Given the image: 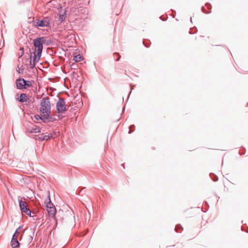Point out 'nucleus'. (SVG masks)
Returning a JSON list of instances; mask_svg holds the SVG:
<instances>
[{"label":"nucleus","instance_id":"f257e3e1","mask_svg":"<svg viewBox=\"0 0 248 248\" xmlns=\"http://www.w3.org/2000/svg\"><path fill=\"white\" fill-rule=\"evenodd\" d=\"M40 111L43 114V119H47L49 117L51 105L48 98H43L40 102Z\"/></svg>","mask_w":248,"mask_h":248},{"label":"nucleus","instance_id":"f03ea898","mask_svg":"<svg viewBox=\"0 0 248 248\" xmlns=\"http://www.w3.org/2000/svg\"><path fill=\"white\" fill-rule=\"evenodd\" d=\"M44 37H40L33 40V45L35 47V52L37 58L41 57V53L43 49V44L45 42Z\"/></svg>","mask_w":248,"mask_h":248},{"label":"nucleus","instance_id":"7ed1b4c3","mask_svg":"<svg viewBox=\"0 0 248 248\" xmlns=\"http://www.w3.org/2000/svg\"><path fill=\"white\" fill-rule=\"evenodd\" d=\"M57 112L60 114H63L66 111L65 102L62 98L59 99L56 103Z\"/></svg>","mask_w":248,"mask_h":248},{"label":"nucleus","instance_id":"20e7f679","mask_svg":"<svg viewBox=\"0 0 248 248\" xmlns=\"http://www.w3.org/2000/svg\"><path fill=\"white\" fill-rule=\"evenodd\" d=\"M19 207L20 210L22 213H25L26 215L31 216V212L29 208H28V204L27 202L25 201H19Z\"/></svg>","mask_w":248,"mask_h":248},{"label":"nucleus","instance_id":"39448f33","mask_svg":"<svg viewBox=\"0 0 248 248\" xmlns=\"http://www.w3.org/2000/svg\"><path fill=\"white\" fill-rule=\"evenodd\" d=\"M50 21V18L48 17H46L43 19L36 20V25L42 27H48L49 25Z\"/></svg>","mask_w":248,"mask_h":248},{"label":"nucleus","instance_id":"423d86ee","mask_svg":"<svg viewBox=\"0 0 248 248\" xmlns=\"http://www.w3.org/2000/svg\"><path fill=\"white\" fill-rule=\"evenodd\" d=\"M47 212L48 214L49 217L55 218V215L56 213V209L55 206L52 207L51 208L49 207V208L46 209Z\"/></svg>","mask_w":248,"mask_h":248},{"label":"nucleus","instance_id":"0eeeda50","mask_svg":"<svg viewBox=\"0 0 248 248\" xmlns=\"http://www.w3.org/2000/svg\"><path fill=\"white\" fill-rule=\"evenodd\" d=\"M16 85L17 89H21L25 88V79L19 78L16 80Z\"/></svg>","mask_w":248,"mask_h":248},{"label":"nucleus","instance_id":"6e6552de","mask_svg":"<svg viewBox=\"0 0 248 248\" xmlns=\"http://www.w3.org/2000/svg\"><path fill=\"white\" fill-rule=\"evenodd\" d=\"M45 204L46 205V209L49 208V207L51 208L52 207L55 206L51 202L50 194L49 192L47 198L45 202Z\"/></svg>","mask_w":248,"mask_h":248},{"label":"nucleus","instance_id":"1a4fd4ad","mask_svg":"<svg viewBox=\"0 0 248 248\" xmlns=\"http://www.w3.org/2000/svg\"><path fill=\"white\" fill-rule=\"evenodd\" d=\"M33 53H34V56H33V60H32V61H31V62H30V68H34V67L35 65L36 62H38L39 61L40 58V57H38V58H36V57H37V56H36V53L33 52Z\"/></svg>","mask_w":248,"mask_h":248},{"label":"nucleus","instance_id":"9d476101","mask_svg":"<svg viewBox=\"0 0 248 248\" xmlns=\"http://www.w3.org/2000/svg\"><path fill=\"white\" fill-rule=\"evenodd\" d=\"M11 245L13 248H16L19 247V243L18 242L16 238H12Z\"/></svg>","mask_w":248,"mask_h":248},{"label":"nucleus","instance_id":"9b49d317","mask_svg":"<svg viewBox=\"0 0 248 248\" xmlns=\"http://www.w3.org/2000/svg\"><path fill=\"white\" fill-rule=\"evenodd\" d=\"M28 99H29V98L26 94L21 93L19 96V101L20 102L23 103V102H26Z\"/></svg>","mask_w":248,"mask_h":248},{"label":"nucleus","instance_id":"f8f14e48","mask_svg":"<svg viewBox=\"0 0 248 248\" xmlns=\"http://www.w3.org/2000/svg\"><path fill=\"white\" fill-rule=\"evenodd\" d=\"M51 138H54L52 134H49L47 135H44L41 134L39 138L41 140H48Z\"/></svg>","mask_w":248,"mask_h":248},{"label":"nucleus","instance_id":"ddd939ff","mask_svg":"<svg viewBox=\"0 0 248 248\" xmlns=\"http://www.w3.org/2000/svg\"><path fill=\"white\" fill-rule=\"evenodd\" d=\"M73 60L76 62H79L83 60V58L80 55H77L74 57Z\"/></svg>","mask_w":248,"mask_h":248},{"label":"nucleus","instance_id":"4468645a","mask_svg":"<svg viewBox=\"0 0 248 248\" xmlns=\"http://www.w3.org/2000/svg\"><path fill=\"white\" fill-rule=\"evenodd\" d=\"M40 132V128L36 126L35 128H32V129H31L30 131V133H38Z\"/></svg>","mask_w":248,"mask_h":248},{"label":"nucleus","instance_id":"2eb2a0df","mask_svg":"<svg viewBox=\"0 0 248 248\" xmlns=\"http://www.w3.org/2000/svg\"><path fill=\"white\" fill-rule=\"evenodd\" d=\"M31 82L28 80H25V88L24 89H26L27 87H29L31 86Z\"/></svg>","mask_w":248,"mask_h":248},{"label":"nucleus","instance_id":"dca6fc26","mask_svg":"<svg viewBox=\"0 0 248 248\" xmlns=\"http://www.w3.org/2000/svg\"><path fill=\"white\" fill-rule=\"evenodd\" d=\"M19 229V228L18 229H16V231L15 233L14 234V235L13 236V238L17 239V237L18 236V235L19 234V232L18 231Z\"/></svg>","mask_w":248,"mask_h":248},{"label":"nucleus","instance_id":"f3484780","mask_svg":"<svg viewBox=\"0 0 248 248\" xmlns=\"http://www.w3.org/2000/svg\"><path fill=\"white\" fill-rule=\"evenodd\" d=\"M34 117H35V119L37 120L41 119L42 120L45 121V120H46V119H43V114H42V113H41V116H39V115H35Z\"/></svg>","mask_w":248,"mask_h":248},{"label":"nucleus","instance_id":"a211bd4d","mask_svg":"<svg viewBox=\"0 0 248 248\" xmlns=\"http://www.w3.org/2000/svg\"><path fill=\"white\" fill-rule=\"evenodd\" d=\"M65 19V16L64 15H61L59 17V20L61 22L63 21Z\"/></svg>","mask_w":248,"mask_h":248},{"label":"nucleus","instance_id":"6ab92c4d","mask_svg":"<svg viewBox=\"0 0 248 248\" xmlns=\"http://www.w3.org/2000/svg\"><path fill=\"white\" fill-rule=\"evenodd\" d=\"M21 49H22V54H23V48H21ZM22 56V55H21V56Z\"/></svg>","mask_w":248,"mask_h":248},{"label":"nucleus","instance_id":"aec40b11","mask_svg":"<svg viewBox=\"0 0 248 248\" xmlns=\"http://www.w3.org/2000/svg\"><path fill=\"white\" fill-rule=\"evenodd\" d=\"M119 58H120V56H119V57H118V58L117 59L116 61H118L119 60Z\"/></svg>","mask_w":248,"mask_h":248},{"label":"nucleus","instance_id":"412c9836","mask_svg":"<svg viewBox=\"0 0 248 248\" xmlns=\"http://www.w3.org/2000/svg\"><path fill=\"white\" fill-rule=\"evenodd\" d=\"M124 111V108H123V111Z\"/></svg>","mask_w":248,"mask_h":248}]
</instances>
